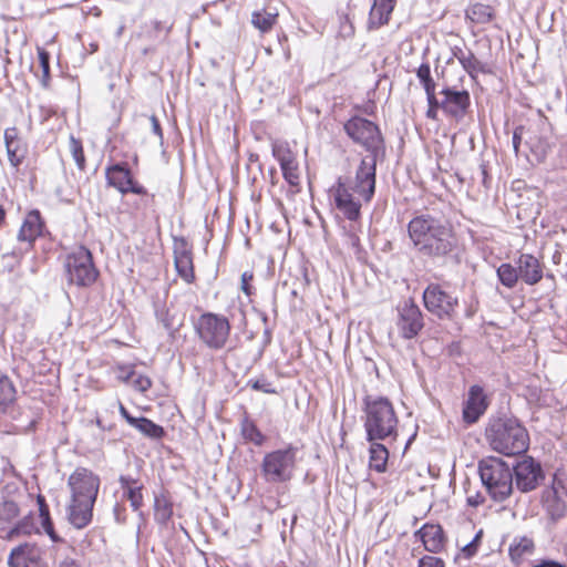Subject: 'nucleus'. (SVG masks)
Masks as SVG:
<instances>
[{
	"instance_id": "29",
	"label": "nucleus",
	"mask_w": 567,
	"mask_h": 567,
	"mask_svg": "<svg viewBox=\"0 0 567 567\" xmlns=\"http://www.w3.org/2000/svg\"><path fill=\"white\" fill-rule=\"evenodd\" d=\"M278 13L265 9L254 11L251 14V24L261 33L269 32L277 23Z\"/></svg>"
},
{
	"instance_id": "10",
	"label": "nucleus",
	"mask_w": 567,
	"mask_h": 567,
	"mask_svg": "<svg viewBox=\"0 0 567 567\" xmlns=\"http://www.w3.org/2000/svg\"><path fill=\"white\" fill-rule=\"evenodd\" d=\"M513 471V481L522 493L536 489L545 480V474L539 462L530 456H525L516 463Z\"/></svg>"
},
{
	"instance_id": "46",
	"label": "nucleus",
	"mask_w": 567,
	"mask_h": 567,
	"mask_svg": "<svg viewBox=\"0 0 567 567\" xmlns=\"http://www.w3.org/2000/svg\"><path fill=\"white\" fill-rule=\"evenodd\" d=\"M482 535L483 530L481 529L476 533V535L470 543L465 544L462 547V553L465 556V558H471L477 553Z\"/></svg>"
},
{
	"instance_id": "16",
	"label": "nucleus",
	"mask_w": 567,
	"mask_h": 567,
	"mask_svg": "<svg viewBox=\"0 0 567 567\" xmlns=\"http://www.w3.org/2000/svg\"><path fill=\"white\" fill-rule=\"evenodd\" d=\"M174 264L178 276L186 282L195 280L192 246L184 237L174 238Z\"/></svg>"
},
{
	"instance_id": "45",
	"label": "nucleus",
	"mask_w": 567,
	"mask_h": 567,
	"mask_svg": "<svg viewBox=\"0 0 567 567\" xmlns=\"http://www.w3.org/2000/svg\"><path fill=\"white\" fill-rule=\"evenodd\" d=\"M116 379L121 382L127 383L134 375V365L118 363L113 368Z\"/></svg>"
},
{
	"instance_id": "20",
	"label": "nucleus",
	"mask_w": 567,
	"mask_h": 567,
	"mask_svg": "<svg viewBox=\"0 0 567 567\" xmlns=\"http://www.w3.org/2000/svg\"><path fill=\"white\" fill-rule=\"evenodd\" d=\"M123 496L130 502V505L134 512H138L140 516L143 515L141 508L144 504L143 489L144 485L138 480L131 475H121L118 477Z\"/></svg>"
},
{
	"instance_id": "58",
	"label": "nucleus",
	"mask_w": 567,
	"mask_h": 567,
	"mask_svg": "<svg viewBox=\"0 0 567 567\" xmlns=\"http://www.w3.org/2000/svg\"><path fill=\"white\" fill-rule=\"evenodd\" d=\"M520 141H522V127H517L513 134V148L516 154H518Z\"/></svg>"
},
{
	"instance_id": "9",
	"label": "nucleus",
	"mask_w": 567,
	"mask_h": 567,
	"mask_svg": "<svg viewBox=\"0 0 567 567\" xmlns=\"http://www.w3.org/2000/svg\"><path fill=\"white\" fill-rule=\"evenodd\" d=\"M424 307L439 319H452L458 306L457 297L444 290L439 284H430L423 291Z\"/></svg>"
},
{
	"instance_id": "50",
	"label": "nucleus",
	"mask_w": 567,
	"mask_h": 567,
	"mask_svg": "<svg viewBox=\"0 0 567 567\" xmlns=\"http://www.w3.org/2000/svg\"><path fill=\"white\" fill-rule=\"evenodd\" d=\"M419 567H444V561L434 556H424L419 561Z\"/></svg>"
},
{
	"instance_id": "35",
	"label": "nucleus",
	"mask_w": 567,
	"mask_h": 567,
	"mask_svg": "<svg viewBox=\"0 0 567 567\" xmlns=\"http://www.w3.org/2000/svg\"><path fill=\"white\" fill-rule=\"evenodd\" d=\"M19 515L18 504L13 501L0 503V529H6Z\"/></svg>"
},
{
	"instance_id": "57",
	"label": "nucleus",
	"mask_w": 567,
	"mask_h": 567,
	"mask_svg": "<svg viewBox=\"0 0 567 567\" xmlns=\"http://www.w3.org/2000/svg\"><path fill=\"white\" fill-rule=\"evenodd\" d=\"M150 121H151V124H152L153 133L155 135H157L162 140L163 138V132H162V127H161L159 121L157 120V117L155 115H152L150 117Z\"/></svg>"
},
{
	"instance_id": "47",
	"label": "nucleus",
	"mask_w": 567,
	"mask_h": 567,
	"mask_svg": "<svg viewBox=\"0 0 567 567\" xmlns=\"http://www.w3.org/2000/svg\"><path fill=\"white\" fill-rule=\"evenodd\" d=\"M250 385L256 391H260V392L269 393V394L276 393V389L265 378L257 379L255 381H250Z\"/></svg>"
},
{
	"instance_id": "11",
	"label": "nucleus",
	"mask_w": 567,
	"mask_h": 567,
	"mask_svg": "<svg viewBox=\"0 0 567 567\" xmlns=\"http://www.w3.org/2000/svg\"><path fill=\"white\" fill-rule=\"evenodd\" d=\"M71 498L95 503L100 489V478L92 471L78 467L69 477Z\"/></svg>"
},
{
	"instance_id": "30",
	"label": "nucleus",
	"mask_w": 567,
	"mask_h": 567,
	"mask_svg": "<svg viewBox=\"0 0 567 567\" xmlns=\"http://www.w3.org/2000/svg\"><path fill=\"white\" fill-rule=\"evenodd\" d=\"M460 64L472 80H476L478 73L487 74L491 72L487 63L478 60L472 50L466 53L465 58Z\"/></svg>"
},
{
	"instance_id": "25",
	"label": "nucleus",
	"mask_w": 567,
	"mask_h": 567,
	"mask_svg": "<svg viewBox=\"0 0 567 567\" xmlns=\"http://www.w3.org/2000/svg\"><path fill=\"white\" fill-rule=\"evenodd\" d=\"M518 269L520 277L528 285L537 284L543 277L538 259L528 254H523L519 257Z\"/></svg>"
},
{
	"instance_id": "32",
	"label": "nucleus",
	"mask_w": 567,
	"mask_h": 567,
	"mask_svg": "<svg viewBox=\"0 0 567 567\" xmlns=\"http://www.w3.org/2000/svg\"><path fill=\"white\" fill-rule=\"evenodd\" d=\"M493 17L494 10L488 4L475 3L466 10V18H468L474 23H488Z\"/></svg>"
},
{
	"instance_id": "61",
	"label": "nucleus",
	"mask_w": 567,
	"mask_h": 567,
	"mask_svg": "<svg viewBox=\"0 0 567 567\" xmlns=\"http://www.w3.org/2000/svg\"><path fill=\"white\" fill-rule=\"evenodd\" d=\"M59 567H78V565L74 559L65 558L59 564Z\"/></svg>"
},
{
	"instance_id": "28",
	"label": "nucleus",
	"mask_w": 567,
	"mask_h": 567,
	"mask_svg": "<svg viewBox=\"0 0 567 567\" xmlns=\"http://www.w3.org/2000/svg\"><path fill=\"white\" fill-rule=\"evenodd\" d=\"M173 516V503L164 494L154 496V518L159 525H166Z\"/></svg>"
},
{
	"instance_id": "4",
	"label": "nucleus",
	"mask_w": 567,
	"mask_h": 567,
	"mask_svg": "<svg viewBox=\"0 0 567 567\" xmlns=\"http://www.w3.org/2000/svg\"><path fill=\"white\" fill-rule=\"evenodd\" d=\"M478 474L482 484L495 502H504L513 493V471L502 458L488 456L481 460Z\"/></svg>"
},
{
	"instance_id": "52",
	"label": "nucleus",
	"mask_w": 567,
	"mask_h": 567,
	"mask_svg": "<svg viewBox=\"0 0 567 567\" xmlns=\"http://www.w3.org/2000/svg\"><path fill=\"white\" fill-rule=\"evenodd\" d=\"M254 275L252 272L245 271L241 275V290L245 292L246 296L252 295V287L250 286V281L252 280Z\"/></svg>"
},
{
	"instance_id": "36",
	"label": "nucleus",
	"mask_w": 567,
	"mask_h": 567,
	"mask_svg": "<svg viewBox=\"0 0 567 567\" xmlns=\"http://www.w3.org/2000/svg\"><path fill=\"white\" fill-rule=\"evenodd\" d=\"M545 507L553 519L561 518L567 509L566 503L557 496L556 492L546 497Z\"/></svg>"
},
{
	"instance_id": "48",
	"label": "nucleus",
	"mask_w": 567,
	"mask_h": 567,
	"mask_svg": "<svg viewBox=\"0 0 567 567\" xmlns=\"http://www.w3.org/2000/svg\"><path fill=\"white\" fill-rule=\"evenodd\" d=\"M37 502L39 505V516L41 518V524L52 522L50 517L49 506L45 503V498L42 495H38Z\"/></svg>"
},
{
	"instance_id": "53",
	"label": "nucleus",
	"mask_w": 567,
	"mask_h": 567,
	"mask_svg": "<svg viewBox=\"0 0 567 567\" xmlns=\"http://www.w3.org/2000/svg\"><path fill=\"white\" fill-rule=\"evenodd\" d=\"M549 150V144L547 142H539V145L532 146V152L538 157V159L543 161Z\"/></svg>"
},
{
	"instance_id": "56",
	"label": "nucleus",
	"mask_w": 567,
	"mask_h": 567,
	"mask_svg": "<svg viewBox=\"0 0 567 567\" xmlns=\"http://www.w3.org/2000/svg\"><path fill=\"white\" fill-rule=\"evenodd\" d=\"M470 50L471 49L455 45L452 48V56L461 63Z\"/></svg>"
},
{
	"instance_id": "15",
	"label": "nucleus",
	"mask_w": 567,
	"mask_h": 567,
	"mask_svg": "<svg viewBox=\"0 0 567 567\" xmlns=\"http://www.w3.org/2000/svg\"><path fill=\"white\" fill-rule=\"evenodd\" d=\"M441 94L443 95L441 100V110L443 113L456 122L462 121L471 106L468 91L445 87L441 91Z\"/></svg>"
},
{
	"instance_id": "26",
	"label": "nucleus",
	"mask_w": 567,
	"mask_h": 567,
	"mask_svg": "<svg viewBox=\"0 0 567 567\" xmlns=\"http://www.w3.org/2000/svg\"><path fill=\"white\" fill-rule=\"evenodd\" d=\"M369 447V466L378 473L386 471L389 460V450L381 441H368Z\"/></svg>"
},
{
	"instance_id": "8",
	"label": "nucleus",
	"mask_w": 567,
	"mask_h": 567,
	"mask_svg": "<svg viewBox=\"0 0 567 567\" xmlns=\"http://www.w3.org/2000/svg\"><path fill=\"white\" fill-rule=\"evenodd\" d=\"M344 131L354 143L370 152L371 156L375 157L382 148L383 138L379 127L370 120L353 116L344 124Z\"/></svg>"
},
{
	"instance_id": "23",
	"label": "nucleus",
	"mask_w": 567,
	"mask_h": 567,
	"mask_svg": "<svg viewBox=\"0 0 567 567\" xmlns=\"http://www.w3.org/2000/svg\"><path fill=\"white\" fill-rule=\"evenodd\" d=\"M396 2L393 0H373L369 12L368 30H378L390 21V16L394 10Z\"/></svg>"
},
{
	"instance_id": "51",
	"label": "nucleus",
	"mask_w": 567,
	"mask_h": 567,
	"mask_svg": "<svg viewBox=\"0 0 567 567\" xmlns=\"http://www.w3.org/2000/svg\"><path fill=\"white\" fill-rule=\"evenodd\" d=\"M31 524L28 520L19 522L9 533L10 536L25 535L30 534Z\"/></svg>"
},
{
	"instance_id": "17",
	"label": "nucleus",
	"mask_w": 567,
	"mask_h": 567,
	"mask_svg": "<svg viewBox=\"0 0 567 567\" xmlns=\"http://www.w3.org/2000/svg\"><path fill=\"white\" fill-rule=\"evenodd\" d=\"M106 179L109 185L123 194L131 192L137 195H145L147 193L144 186L133 181L126 164H115L109 167L106 169Z\"/></svg>"
},
{
	"instance_id": "18",
	"label": "nucleus",
	"mask_w": 567,
	"mask_h": 567,
	"mask_svg": "<svg viewBox=\"0 0 567 567\" xmlns=\"http://www.w3.org/2000/svg\"><path fill=\"white\" fill-rule=\"evenodd\" d=\"M488 408L487 396L481 385H472L463 406V420L473 424L485 413Z\"/></svg>"
},
{
	"instance_id": "7",
	"label": "nucleus",
	"mask_w": 567,
	"mask_h": 567,
	"mask_svg": "<svg viewBox=\"0 0 567 567\" xmlns=\"http://www.w3.org/2000/svg\"><path fill=\"white\" fill-rule=\"evenodd\" d=\"M230 329V323L225 316L213 312L203 313L195 323L198 338L212 350L225 348Z\"/></svg>"
},
{
	"instance_id": "59",
	"label": "nucleus",
	"mask_w": 567,
	"mask_h": 567,
	"mask_svg": "<svg viewBox=\"0 0 567 567\" xmlns=\"http://www.w3.org/2000/svg\"><path fill=\"white\" fill-rule=\"evenodd\" d=\"M120 413L126 420V422L132 426L134 422L132 420H136L137 417L132 416L128 411L121 404Z\"/></svg>"
},
{
	"instance_id": "40",
	"label": "nucleus",
	"mask_w": 567,
	"mask_h": 567,
	"mask_svg": "<svg viewBox=\"0 0 567 567\" xmlns=\"http://www.w3.org/2000/svg\"><path fill=\"white\" fill-rule=\"evenodd\" d=\"M281 168L285 181L290 186H299L300 184V168L297 157L292 159L291 164H286Z\"/></svg>"
},
{
	"instance_id": "39",
	"label": "nucleus",
	"mask_w": 567,
	"mask_h": 567,
	"mask_svg": "<svg viewBox=\"0 0 567 567\" xmlns=\"http://www.w3.org/2000/svg\"><path fill=\"white\" fill-rule=\"evenodd\" d=\"M499 281L507 288H513L518 280V272L511 264H502L497 268Z\"/></svg>"
},
{
	"instance_id": "63",
	"label": "nucleus",
	"mask_w": 567,
	"mask_h": 567,
	"mask_svg": "<svg viewBox=\"0 0 567 567\" xmlns=\"http://www.w3.org/2000/svg\"><path fill=\"white\" fill-rule=\"evenodd\" d=\"M6 210L0 206V225L4 221Z\"/></svg>"
},
{
	"instance_id": "3",
	"label": "nucleus",
	"mask_w": 567,
	"mask_h": 567,
	"mask_svg": "<svg viewBox=\"0 0 567 567\" xmlns=\"http://www.w3.org/2000/svg\"><path fill=\"white\" fill-rule=\"evenodd\" d=\"M363 412L367 441L396 439L399 419L393 404L388 398L365 395L363 399Z\"/></svg>"
},
{
	"instance_id": "42",
	"label": "nucleus",
	"mask_w": 567,
	"mask_h": 567,
	"mask_svg": "<svg viewBox=\"0 0 567 567\" xmlns=\"http://www.w3.org/2000/svg\"><path fill=\"white\" fill-rule=\"evenodd\" d=\"M70 152L76 166L82 171L85 167V157L83 152L82 143L74 136L70 137Z\"/></svg>"
},
{
	"instance_id": "55",
	"label": "nucleus",
	"mask_w": 567,
	"mask_h": 567,
	"mask_svg": "<svg viewBox=\"0 0 567 567\" xmlns=\"http://www.w3.org/2000/svg\"><path fill=\"white\" fill-rule=\"evenodd\" d=\"M347 244L354 250L357 255L361 252L360 238L355 234H348Z\"/></svg>"
},
{
	"instance_id": "37",
	"label": "nucleus",
	"mask_w": 567,
	"mask_h": 567,
	"mask_svg": "<svg viewBox=\"0 0 567 567\" xmlns=\"http://www.w3.org/2000/svg\"><path fill=\"white\" fill-rule=\"evenodd\" d=\"M16 388L12 381L0 372V406L8 405L14 401Z\"/></svg>"
},
{
	"instance_id": "38",
	"label": "nucleus",
	"mask_w": 567,
	"mask_h": 567,
	"mask_svg": "<svg viewBox=\"0 0 567 567\" xmlns=\"http://www.w3.org/2000/svg\"><path fill=\"white\" fill-rule=\"evenodd\" d=\"M156 319L162 323L163 328L171 337L174 336L181 323L176 322L175 315H172L167 309L161 308L155 311Z\"/></svg>"
},
{
	"instance_id": "1",
	"label": "nucleus",
	"mask_w": 567,
	"mask_h": 567,
	"mask_svg": "<svg viewBox=\"0 0 567 567\" xmlns=\"http://www.w3.org/2000/svg\"><path fill=\"white\" fill-rule=\"evenodd\" d=\"M408 234L414 250L432 259L446 257L457 243L452 226L429 214L412 218L408 224Z\"/></svg>"
},
{
	"instance_id": "22",
	"label": "nucleus",
	"mask_w": 567,
	"mask_h": 567,
	"mask_svg": "<svg viewBox=\"0 0 567 567\" xmlns=\"http://www.w3.org/2000/svg\"><path fill=\"white\" fill-rule=\"evenodd\" d=\"M415 536L421 539L424 548L430 553H439L444 547V532L437 524H424Z\"/></svg>"
},
{
	"instance_id": "14",
	"label": "nucleus",
	"mask_w": 567,
	"mask_h": 567,
	"mask_svg": "<svg viewBox=\"0 0 567 567\" xmlns=\"http://www.w3.org/2000/svg\"><path fill=\"white\" fill-rule=\"evenodd\" d=\"M375 172H377V159L374 156H367L362 158L357 172L353 184L350 188L362 198L365 203H369L375 190Z\"/></svg>"
},
{
	"instance_id": "54",
	"label": "nucleus",
	"mask_w": 567,
	"mask_h": 567,
	"mask_svg": "<svg viewBox=\"0 0 567 567\" xmlns=\"http://www.w3.org/2000/svg\"><path fill=\"white\" fill-rule=\"evenodd\" d=\"M41 525H42V528L44 529L45 534L50 537V539L52 542H54V543L62 542V538H60L58 536V534L55 533L52 522L43 523Z\"/></svg>"
},
{
	"instance_id": "21",
	"label": "nucleus",
	"mask_w": 567,
	"mask_h": 567,
	"mask_svg": "<svg viewBox=\"0 0 567 567\" xmlns=\"http://www.w3.org/2000/svg\"><path fill=\"white\" fill-rule=\"evenodd\" d=\"M41 550L33 544H23L12 549L9 556L11 567H39Z\"/></svg>"
},
{
	"instance_id": "27",
	"label": "nucleus",
	"mask_w": 567,
	"mask_h": 567,
	"mask_svg": "<svg viewBox=\"0 0 567 567\" xmlns=\"http://www.w3.org/2000/svg\"><path fill=\"white\" fill-rule=\"evenodd\" d=\"M534 551V542L527 536H516L512 540L508 554L513 563L519 564Z\"/></svg>"
},
{
	"instance_id": "60",
	"label": "nucleus",
	"mask_w": 567,
	"mask_h": 567,
	"mask_svg": "<svg viewBox=\"0 0 567 567\" xmlns=\"http://www.w3.org/2000/svg\"><path fill=\"white\" fill-rule=\"evenodd\" d=\"M483 502H484V498L478 494L476 496L467 497L468 505L474 506V507L481 505Z\"/></svg>"
},
{
	"instance_id": "43",
	"label": "nucleus",
	"mask_w": 567,
	"mask_h": 567,
	"mask_svg": "<svg viewBox=\"0 0 567 567\" xmlns=\"http://www.w3.org/2000/svg\"><path fill=\"white\" fill-rule=\"evenodd\" d=\"M38 56L42 70V84L48 86L50 79V54L44 49H38Z\"/></svg>"
},
{
	"instance_id": "19",
	"label": "nucleus",
	"mask_w": 567,
	"mask_h": 567,
	"mask_svg": "<svg viewBox=\"0 0 567 567\" xmlns=\"http://www.w3.org/2000/svg\"><path fill=\"white\" fill-rule=\"evenodd\" d=\"M95 503L71 498L66 507L69 523L76 529H83L89 526L93 518V507Z\"/></svg>"
},
{
	"instance_id": "64",
	"label": "nucleus",
	"mask_w": 567,
	"mask_h": 567,
	"mask_svg": "<svg viewBox=\"0 0 567 567\" xmlns=\"http://www.w3.org/2000/svg\"><path fill=\"white\" fill-rule=\"evenodd\" d=\"M414 437H415V434H413V435L409 439V441H408V443H406V447L411 444V442H412V440H413Z\"/></svg>"
},
{
	"instance_id": "6",
	"label": "nucleus",
	"mask_w": 567,
	"mask_h": 567,
	"mask_svg": "<svg viewBox=\"0 0 567 567\" xmlns=\"http://www.w3.org/2000/svg\"><path fill=\"white\" fill-rule=\"evenodd\" d=\"M64 269L68 282L78 287L93 285L99 276L91 251L83 246L75 248L66 255Z\"/></svg>"
},
{
	"instance_id": "33",
	"label": "nucleus",
	"mask_w": 567,
	"mask_h": 567,
	"mask_svg": "<svg viewBox=\"0 0 567 567\" xmlns=\"http://www.w3.org/2000/svg\"><path fill=\"white\" fill-rule=\"evenodd\" d=\"M132 421L134 422L132 426L150 439L157 440L163 437L165 434L164 429L161 425L154 423L147 417L141 416Z\"/></svg>"
},
{
	"instance_id": "13",
	"label": "nucleus",
	"mask_w": 567,
	"mask_h": 567,
	"mask_svg": "<svg viewBox=\"0 0 567 567\" xmlns=\"http://www.w3.org/2000/svg\"><path fill=\"white\" fill-rule=\"evenodd\" d=\"M342 177H339L329 189V197L332 205L349 220H357L360 217L361 203L351 193Z\"/></svg>"
},
{
	"instance_id": "41",
	"label": "nucleus",
	"mask_w": 567,
	"mask_h": 567,
	"mask_svg": "<svg viewBox=\"0 0 567 567\" xmlns=\"http://www.w3.org/2000/svg\"><path fill=\"white\" fill-rule=\"evenodd\" d=\"M416 76L420 80L425 92L435 90L436 84L431 75V68L427 62L422 63L416 70Z\"/></svg>"
},
{
	"instance_id": "24",
	"label": "nucleus",
	"mask_w": 567,
	"mask_h": 567,
	"mask_svg": "<svg viewBox=\"0 0 567 567\" xmlns=\"http://www.w3.org/2000/svg\"><path fill=\"white\" fill-rule=\"evenodd\" d=\"M44 224L41 219V215L39 210H31L27 214L21 228L18 233L19 241L28 243L29 246L35 241V239L41 236Z\"/></svg>"
},
{
	"instance_id": "5",
	"label": "nucleus",
	"mask_w": 567,
	"mask_h": 567,
	"mask_svg": "<svg viewBox=\"0 0 567 567\" xmlns=\"http://www.w3.org/2000/svg\"><path fill=\"white\" fill-rule=\"evenodd\" d=\"M299 449L288 444L264 455L260 470L265 482L280 484L289 482L297 468Z\"/></svg>"
},
{
	"instance_id": "49",
	"label": "nucleus",
	"mask_w": 567,
	"mask_h": 567,
	"mask_svg": "<svg viewBox=\"0 0 567 567\" xmlns=\"http://www.w3.org/2000/svg\"><path fill=\"white\" fill-rule=\"evenodd\" d=\"M133 386L140 392H146L152 386V381L147 375H137L133 380Z\"/></svg>"
},
{
	"instance_id": "44",
	"label": "nucleus",
	"mask_w": 567,
	"mask_h": 567,
	"mask_svg": "<svg viewBox=\"0 0 567 567\" xmlns=\"http://www.w3.org/2000/svg\"><path fill=\"white\" fill-rule=\"evenodd\" d=\"M429 109L426 111V117L431 120H437V111L441 109V100H437L435 90L425 92Z\"/></svg>"
},
{
	"instance_id": "62",
	"label": "nucleus",
	"mask_w": 567,
	"mask_h": 567,
	"mask_svg": "<svg viewBox=\"0 0 567 567\" xmlns=\"http://www.w3.org/2000/svg\"><path fill=\"white\" fill-rule=\"evenodd\" d=\"M122 511H123V509H122V508H120V506H115V507H114V515H115V518H116V520H117V522H122V520H123V519L121 518V512H122Z\"/></svg>"
},
{
	"instance_id": "34",
	"label": "nucleus",
	"mask_w": 567,
	"mask_h": 567,
	"mask_svg": "<svg viewBox=\"0 0 567 567\" xmlns=\"http://www.w3.org/2000/svg\"><path fill=\"white\" fill-rule=\"evenodd\" d=\"M272 156L278 161L280 167L286 164H291L292 159L297 157L296 152L292 151L288 142L275 141L271 144Z\"/></svg>"
},
{
	"instance_id": "2",
	"label": "nucleus",
	"mask_w": 567,
	"mask_h": 567,
	"mask_svg": "<svg viewBox=\"0 0 567 567\" xmlns=\"http://www.w3.org/2000/svg\"><path fill=\"white\" fill-rule=\"evenodd\" d=\"M488 446L506 456L525 453L529 446V434L518 419L511 415L491 416L485 427Z\"/></svg>"
},
{
	"instance_id": "12",
	"label": "nucleus",
	"mask_w": 567,
	"mask_h": 567,
	"mask_svg": "<svg viewBox=\"0 0 567 567\" xmlns=\"http://www.w3.org/2000/svg\"><path fill=\"white\" fill-rule=\"evenodd\" d=\"M396 311V327L400 336L404 339L416 337L424 327L423 315L419 306L412 299H406L398 305Z\"/></svg>"
},
{
	"instance_id": "31",
	"label": "nucleus",
	"mask_w": 567,
	"mask_h": 567,
	"mask_svg": "<svg viewBox=\"0 0 567 567\" xmlns=\"http://www.w3.org/2000/svg\"><path fill=\"white\" fill-rule=\"evenodd\" d=\"M240 432L246 441L254 443L256 446H261L266 441V436L248 416L241 420Z\"/></svg>"
}]
</instances>
